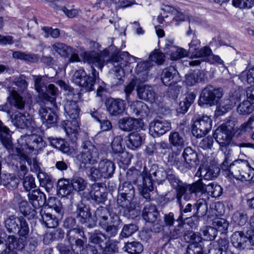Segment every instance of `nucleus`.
Wrapping results in <instances>:
<instances>
[{"instance_id":"nucleus-62","label":"nucleus","mask_w":254,"mask_h":254,"mask_svg":"<svg viewBox=\"0 0 254 254\" xmlns=\"http://www.w3.org/2000/svg\"><path fill=\"white\" fill-rule=\"evenodd\" d=\"M123 141L121 136H117L114 138L111 146L114 153L118 154L124 150L125 147L122 145Z\"/></svg>"},{"instance_id":"nucleus-45","label":"nucleus","mask_w":254,"mask_h":254,"mask_svg":"<svg viewBox=\"0 0 254 254\" xmlns=\"http://www.w3.org/2000/svg\"><path fill=\"white\" fill-rule=\"evenodd\" d=\"M8 99L12 106L20 110L24 109L25 101L17 92L12 91Z\"/></svg>"},{"instance_id":"nucleus-8","label":"nucleus","mask_w":254,"mask_h":254,"mask_svg":"<svg viewBox=\"0 0 254 254\" xmlns=\"http://www.w3.org/2000/svg\"><path fill=\"white\" fill-rule=\"evenodd\" d=\"M34 87L35 90L39 93V97L46 101H50L49 94L56 96L58 92V88L54 84H50L48 86L43 81L42 77L40 75H33Z\"/></svg>"},{"instance_id":"nucleus-13","label":"nucleus","mask_w":254,"mask_h":254,"mask_svg":"<svg viewBox=\"0 0 254 254\" xmlns=\"http://www.w3.org/2000/svg\"><path fill=\"white\" fill-rule=\"evenodd\" d=\"M105 104L108 112L112 116L122 115L126 107V103L125 100L112 97L106 99Z\"/></svg>"},{"instance_id":"nucleus-24","label":"nucleus","mask_w":254,"mask_h":254,"mask_svg":"<svg viewBox=\"0 0 254 254\" xmlns=\"http://www.w3.org/2000/svg\"><path fill=\"white\" fill-rule=\"evenodd\" d=\"M129 110L132 115L139 118H145L149 113L148 106L140 101H132L129 105Z\"/></svg>"},{"instance_id":"nucleus-59","label":"nucleus","mask_w":254,"mask_h":254,"mask_svg":"<svg viewBox=\"0 0 254 254\" xmlns=\"http://www.w3.org/2000/svg\"><path fill=\"white\" fill-rule=\"evenodd\" d=\"M200 232L204 239L207 241L214 240L217 235L216 230L212 226H206L201 230Z\"/></svg>"},{"instance_id":"nucleus-30","label":"nucleus","mask_w":254,"mask_h":254,"mask_svg":"<svg viewBox=\"0 0 254 254\" xmlns=\"http://www.w3.org/2000/svg\"><path fill=\"white\" fill-rule=\"evenodd\" d=\"M39 114L43 124H46L48 127L56 123L57 116L50 108L41 107L39 110Z\"/></svg>"},{"instance_id":"nucleus-3","label":"nucleus","mask_w":254,"mask_h":254,"mask_svg":"<svg viewBox=\"0 0 254 254\" xmlns=\"http://www.w3.org/2000/svg\"><path fill=\"white\" fill-rule=\"evenodd\" d=\"M230 168L231 174L237 180L248 181L251 180L254 176V169L250 166L247 160H234Z\"/></svg>"},{"instance_id":"nucleus-21","label":"nucleus","mask_w":254,"mask_h":254,"mask_svg":"<svg viewBox=\"0 0 254 254\" xmlns=\"http://www.w3.org/2000/svg\"><path fill=\"white\" fill-rule=\"evenodd\" d=\"M233 246L239 250L247 249L250 246L249 241L243 231H236L231 237Z\"/></svg>"},{"instance_id":"nucleus-27","label":"nucleus","mask_w":254,"mask_h":254,"mask_svg":"<svg viewBox=\"0 0 254 254\" xmlns=\"http://www.w3.org/2000/svg\"><path fill=\"white\" fill-rule=\"evenodd\" d=\"M153 66L151 62L145 61L138 63L135 70L138 79L141 82H144L147 80L148 72L150 68Z\"/></svg>"},{"instance_id":"nucleus-33","label":"nucleus","mask_w":254,"mask_h":254,"mask_svg":"<svg viewBox=\"0 0 254 254\" xmlns=\"http://www.w3.org/2000/svg\"><path fill=\"white\" fill-rule=\"evenodd\" d=\"M0 140L2 145L8 150L11 149L13 143L9 129L0 120Z\"/></svg>"},{"instance_id":"nucleus-12","label":"nucleus","mask_w":254,"mask_h":254,"mask_svg":"<svg viewBox=\"0 0 254 254\" xmlns=\"http://www.w3.org/2000/svg\"><path fill=\"white\" fill-rule=\"evenodd\" d=\"M171 129L170 122L163 119H155L149 124V133L154 137H159Z\"/></svg>"},{"instance_id":"nucleus-39","label":"nucleus","mask_w":254,"mask_h":254,"mask_svg":"<svg viewBox=\"0 0 254 254\" xmlns=\"http://www.w3.org/2000/svg\"><path fill=\"white\" fill-rule=\"evenodd\" d=\"M208 206L205 199H199L194 204L193 218L201 217L205 216L207 212Z\"/></svg>"},{"instance_id":"nucleus-53","label":"nucleus","mask_w":254,"mask_h":254,"mask_svg":"<svg viewBox=\"0 0 254 254\" xmlns=\"http://www.w3.org/2000/svg\"><path fill=\"white\" fill-rule=\"evenodd\" d=\"M89 241L93 244L99 245L101 246L107 240L106 235L99 230H95L93 233H89Z\"/></svg>"},{"instance_id":"nucleus-19","label":"nucleus","mask_w":254,"mask_h":254,"mask_svg":"<svg viewBox=\"0 0 254 254\" xmlns=\"http://www.w3.org/2000/svg\"><path fill=\"white\" fill-rule=\"evenodd\" d=\"M24 138L26 146L30 150L38 151L42 149L46 146L45 141L38 134H29L26 135Z\"/></svg>"},{"instance_id":"nucleus-56","label":"nucleus","mask_w":254,"mask_h":254,"mask_svg":"<svg viewBox=\"0 0 254 254\" xmlns=\"http://www.w3.org/2000/svg\"><path fill=\"white\" fill-rule=\"evenodd\" d=\"M12 56L15 59L24 60L32 63L37 62L38 61L37 56L34 54H28L20 51H15L13 53Z\"/></svg>"},{"instance_id":"nucleus-31","label":"nucleus","mask_w":254,"mask_h":254,"mask_svg":"<svg viewBox=\"0 0 254 254\" xmlns=\"http://www.w3.org/2000/svg\"><path fill=\"white\" fill-rule=\"evenodd\" d=\"M111 214L109 210L104 207H98L95 212V216L101 227H105L106 224L111 221Z\"/></svg>"},{"instance_id":"nucleus-11","label":"nucleus","mask_w":254,"mask_h":254,"mask_svg":"<svg viewBox=\"0 0 254 254\" xmlns=\"http://www.w3.org/2000/svg\"><path fill=\"white\" fill-rule=\"evenodd\" d=\"M133 198L118 195L117 204L119 212L127 218L133 217L135 215V205L132 202Z\"/></svg>"},{"instance_id":"nucleus-41","label":"nucleus","mask_w":254,"mask_h":254,"mask_svg":"<svg viewBox=\"0 0 254 254\" xmlns=\"http://www.w3.org/2000/svg\"><path fill=\"white\" fill-rule=\"evenodd\" d=\"M183 156L185 162L190 165L191 167H194L199 163L197 153L191 147L186 148L184 150Z\"/></svg>"},{"instance_id":"nucleus-22","label":"nucleus","mask_w":254,"mask_h":254,"mask_svg":"<svg viewBox=\"0 0 254 254\" xmlns=\"http://www.w3.org/2000/svg\"><path fill=\"white\" fill-rule=\"evenodd\" d=\"M1 164L0 161V184L8 190L16 189L19 184V180L14 174L3 173L1 176Z\"/></svg>"},{"instance_id":"nucleus-18","label":"nucleus","mask_w":254,"mask_h":254,"mask_svg":"<svg viewBox=\"0 0 254 254\" xmlns=\"http://www.w3.org/2000/svg\"><path fill=\"white\" fill-rule=\"evenodd\" d=\"M220 171L219 167L215 165H201L196 172L195 176L203 178L206 180H211L217 178Z\"/></svg>"},{"instance_id":"nucleus-20","label":"nucleus","mask_w":254,"mask_h":254,"mask_svg":"<svg viewBox=\"0 0 254 254\" xmlns=\"http://www.w3.org/2000/svg\"><path fill=\"white\" fill-rule=\"evenodd\" d=\"M170 184L173 188L177 191L176 198L179 201L182 199L183 195L186 192L187 184L184 183L175 174L171 173L168 174L167 178Z\"/></svg>"},{"instance_id":"nucleus-16","label":"nucleus","mask_w":254,"mask_h":254,"mask_svg":"<svg viewBox=\"0 0 254 254\" xmlns=\"http://www.w3.org/2000/svg\"><path fill=\"white\" fill-rule=\"evenodd\" d=\"M79 222L88 228L95 226V222L91 216V213L88 207L83 204L78 205L75 212Z\"/></svg>"},{"instance_id":"nucleus-57","label":"nucleus","mask_w":254,"mask_h":254,"mask_svg":"<svg viewBox=\"0 0 254 254\" xmlns=\"http://www.w3.org/2000/svg\"><path fill=\"white\" fill-rule=\"evenodd\" d=\"M254 110V104L249 100L244 101L240 103L237 108L238 112L241 115L251 114Z\"/></svg>"},{"instance_id":"nucleus-25","label":"nucleus","mask_w":254,"mask_h":254,"mask_svg":"<svg viewBox=\"0 0 254 254\" xmlns=\"http://www.w3.org/2000/svg\"><path fill=\"white\" fill-rule=\"evenodd\" d=\"M136 91L137 96L141 100L153 103L157 98L155 92L150 86H138Z\"/></svg>"},{"instance_id":"nucleus-51","label":"nucleus","mask_w":254,"mask_h":254,"mask_svg":"<svg viewBox=\"0 0 254 254\" xmlns=\"http://www.w3.org/2000/svg\"><path fill=\"white\" fill-rule=\"evenodd\" d=\"M66 237L70 245H73L75 240L80 238H84L83 231L79 228H74L69 230L66 234Z\"/></svg>"},{"instance_id":"nucleus-54","label":"nucleus","mask_w":254,"mask_h":254,"mask_svg":"<svg viewBox=\"0 0 254 254\" xmlns=\"http://www.w3.org/2000/svg\"><path fill=\"white\" fill-rule=\"evenodd\" d=\"M58 84L61 88L67 91L66 100L73 101V100H74V101H75L77 98H79L80 95L77 92L75 93L74 88L68 85H67L65 82L62 80H60L58 81Z\"/></svg>"},{"instance_id":"nucleus-5","label":"nucleus","mask_w":254,"mask_h":254,"mask_svg":"<svg viewBox=\"0 0 254 254\" xmlns=\"http://www.w3.org/2000/svg\"><path fill=\"white\" fill-rule=\"evenodd\" d=\"M224 95L223 89L208 85L201 91L198 100L200 106H212L217 104Z\"/></svg>"},{"instance_id":"nucleus-17","label":"nucleus","mask_w":254,"mask_h":254,"mask_svg":"<svg viewBox=\"0 0 254 254\" xmlns=\"http://www.w3.org/2000/svg\"><path fill=\"white\" fill-rule=\"evenodd\" d=\"M145 172L147 173L146 176L152 182L154 181L158 183L164 181L167 178L168 174H169V172H166L163 168H159L156 164L152 165L149 170L144 167L142 174H145Z\"/></svg>"},{"instance_id":"nucleus-37","label":"nucleus","mask_w":254,"mask_h":254,"mask_svg":"<svg viewBox=\"0 0 254 254\" xmlns=\"http://www.w3.org/2000/svg\"><path fill=\"white\" fill-rule=\"evenodd\" d=\"M118 124L119 127L123 130L130 131L137 129L138 121L132 118L126 117L120 119Z\"/></svg>"},{"instance_id":"nucleus-63","label":"nucleus","mask_w":254,"mask_h":254,"mask_svg":"<svg viewBox=\"0 0 254 254\" xmlns=\"http://www.w3.org/2000/svg\"><path fill=\"white\" fill-rule=\"evenodd\" d=\"M47 205L49 208H53L54 210L60 214L63 211L62 205L60 201L55 197H50L46 201Z\"/></svg>"},{"instance_id":"nucleus-4","label":"nucleus","mask_w":254,"mask_h":254,"mask_svg":"<svg viewBox=\"0 0 254 254\" xmlns=\"http://www.w3.org/2000/svg\"><path fill=\"white\" fill-rule=\"evenodd\" d=\"M115 168L114 163L111 161L107 159H102L99 162L97 168L94 167L90 168L89 178L94 182L102 178H111L115 172Z\"/></svg>"},{"instance_id":"nucleus-38","label":"nucleus","mask_w":254,"mask_h":254,"mask_svg":"<svg viewBox=\"0 0 254 254\" xmlns=\"http://www.w3.org/2000/svg\"><path fill=\"white\" fill-rule=\"evenodd\" d=\"M177 202L179 204V208L180 214L178 217L179 218L184 221L186 219H188L190 218L193 217V213L194 212V204L192 205L191 203H188L185 205L182 204L181 199L177 200Z\"/></svg>"},{"instance_id":"nucleus-7","label":"nucleus","mask_w":254,"mask_h":254,"mask_svg":"<svg viewBox=\"0 0 254 254\" xmlns=\"http://www.w3.org/2000/svg\"><path fill=\"white\" fill-rule=\"evenodd\" d=\"M161 79L165 85L169 86L170 89L174 90L175 94H179L181 87L176 84L181 79L178 70L174 66L164 68L162 72Z\"/></svg>"},{"instance_id":"nucleus-10","label":"nucleus","mask_w":254,"mask_h":254,"mask_svg":"<svg viewBox=\"0 0 254 254\" xmlns=\"http://www.w3.org/2000/svg\"><path fill=\"white\" fill-rule=\"evenodd\" d=\"M105 188L101 183H94L90 190L83 192V197L87 200H93L97 203H103L106 198Z\"/></svg>"},{"instance_id":"nucleus-55","label":"nucleus","mask_w":254,"mask_h":254,"mask_svg":"<svg viewBox=\"0 0 254 254\" xmlns=\"http://www.w3.org/2000/svg\"><path fill=\"white\" fill-rule=\"evenodd\" d=\"M212 226L216 230L217 232H220L223 234L227 230L229 223L224 218H216L213 220Z\"/></svg>"},{"instance_id":"nucleus-43","label":"nucleus","mask_w":254,"mask_h":254,"mask_svg":"<svg viewBox=\"0 0 254 254\" xmlns=\"http://www.w3.org/2000/svg\"><path fill=\"white\" fill-rule=\"evenodd\" d=\"M147 173L142 174L143 184L141 193L142 196L147 200L150 199V192L153 190V183L146 175Z\"/></svg>"},{"instance_id":"nucleus-9","label":"nucleus","mask_w":254,"mask_h":254,"mask_svg":"<svg viewBox=\"0 0 254 254\" xmlns=\"http://www.w3.org/2000/svg\"><path fill=\"white\" fill-rule=\"evenodd\" d=\"M232 127L228 126L227 123L220 126L213 133L214 139L220 145L221 150L229 145L232 138Z\"/></svg>"},{"instance_id":"nucleus-58","label":"nucleus","mask_w":254,"mask_h":254,"mask_svg":"<svg viewBox=\"0 0 254 254\" xmlns=\"http://www.w3.org/2000/svg\"><path fill=\"white\" fill-rule=\"evenodd\" d=\"M206 191L213 197H218L222 193V188L217 184L211 183L206 187Z\"/></svg>"},{"instance_id":"nucleus-35","label":"nucleus","mask_w":254,"mask_h":254,"mask_svg":"<svg viewBox=\"0 0 254 254\" xmlns=\"http://www.w3.org/2000/svg\"><path fill=\"white\" fill-rule=\"evenodd\" d=\"M5 242V244L10 251V254H13V252L11 250V249L19 251L25 248V238L22 237L16 239L15 236L9 235L7 237Z\"/></svg>"},{"instance_id":"nucleus-42","label":"nucleus","mask_w":254,"mask_h":254,"mask_svg":"<svg viewBox=\"0 0 254 254\" xmlns=\"http://www.w3.org/2000/svg\"><path fill=\"white\" fill-rule=\"evenodd\" d=\"M142 137L137 132H133L127 136V145L128 148L134 150L140 147L142 143Z\"/></svg>"},{"instance_id":"nucleus-26","label":"nucleus","mask_w":254,"mask_h":254,"mask_svg":"<svg viewBox=\"0 0 254 254\" xmlns=\"http://www.w3.org/2000/svg\"><path fill=\"white\" fill-rule=\"evenodd\" d=\"M29 202L35 209L40 208L46 203V195L39 189L33 190L28 194Z\"/></svg>"},{"instance_id":"nucleus-50","label":"nucleus","mask_w":254,"mask_h":254,"mask_svg":"<svg viewBox=\"0 0 254 254\" xmlns=\"http://www.w3.org/2000/svg\"><path fill=\"white\" fill-rule=\"evenodd\" d=\"M206 186L202 182V178L191 185L186 186V192L190 194L197 192H205Z\"/></svg>"},{"instance_id":"nucleus-1","label":"nucleus","mask_w":254,"mask_h":254,"mask_svg":"<svg viewBox=\"0 0 254 254\" xmlns=\"http://www.w3.org/2000/svg\"><path fill=\"white\" fill-rule=\"evenodd\" d=\"M109 53L107 50H104L100 54L94 52H85L84 53V60L89 64H92V76L87 75L85 78L84 85L82 83L79 85L85 91L90 92L94 90V85L96 80L99 78V75L98 72L93 67V66L101 69L104 63L109 60Z\"/></svg>"},{"instance_id":"nucleus-28","label":"nucleus","mask_w":254,"mask_h":254,"mask_svg":"<svg viewBox=\"0 0 254 254\" xmlns=\"http://www.w3.org/2000/svg\"><path fill=\"white\" fill-rule=\"evenodd\" d=\"M142 216L146 222L153 223L160 217L159 212L154 204H146L142 210Z\"/></svg>"},{"instance_id":"nucleus-61","label":"nucleus","mask_w":254,"mask_h":254,"mask_svg":"<svg viewBox=\"0 0 254 254\" xmlns=\"http://www.w3.org/2000/svg\"><path fill=\"white\" fill-rule=\"evenodd\" d=\"M71 188L77 191L84 190L86 186L85 181L81 177H74L71 182Z\"/></svg>"},{"instance_id":"nucleus-64","label":"nucleus","mask_w":254,"mask_h":254,"mask_svg":"<svg viewBox=\"0 0 254 254\" xmlns=\"http://www.w3.org/2000/svg\"><path fill=\"white\" fill-rule=\"evenodd\" d=\"M20 219L18 226V231H17L16 234L22 237L26 238L29 232V226L27 222L23 217H21Z\"/></svg>"},{"instance_id":"nucleus-46","label":"nucleus","mask_w":254,"mask_h":254,"mask_svg":"<svg viewBox=\"0 0 254 254\" xmlns=\"http://www.w3.org/2000/svg\"><path fill=\"white\" fill-rule=\"evenodd\" d=\"M72 188L69 181L67 179L59 180L57 184L58 194L62 196H66L71 191Z\"/></svg>"},{"instance_id":"nucleus-14","label":"nucleus","mask_w":254,"mask_h":254,"mask_svg":"<svg viewBox=\"0 0 254 254\" xmlns=\"http://www.w3.org/2000/svg\"><path fill=\"white\" fill-rule=\"evenodd\" d=\"M111 62L114 66L113 70L115 72L116 76L120 80H122V78L124 76L126 71L128 72L132 70L130 63L121 56L116 57Z\"/></svg>"},{"instance_id":"nucleus-29","label":"nucleus","mask_w":254,"mask_h":254,"mask_svg":"<svg viewBox=\"0 0 254 254\" xmlns=\"http://www.w3.org/2000/svg\"><path fill=\"white\" fill-rule=\"evenodd\" d=\"M122 221L120 217L116 214L111 216V221L107 223L105 227H101L107 233L108 237H115L121 227Z\"/></svg>"},{"instance_id":"nucleus-52","label":"nucleus","mask_w":254,"mask_h":254,"mask_svg":"<svg viewBox=\"0 0 254 254\" xmlns=\"http://www.w3.org/2000/svg\"><path fill=\"white\" fill-rule=\"evenodd\" d=\"M125 251L130 254H138L142 252L143 247L139 242H127L124 247Z\"/></svg>"},{"instance_id":"nucleus-6","label":"nucleus","mask_w":254,"mask_h":254,"mask_svg":"<svg viewBox=\"0 0 254 254\" xmlns=\"http://www.w3.org/2000/svg\"><path fill=\"white\" fill-rule=\"evenodd\" d=\"M212 121L207 116H202L193 119L191 132L197 138L204 137L212 128Z\"/></svg>"},{"instance_id":"nucleus-44","label":"nucleus","mask_w":254,"mask_h":254,"mask_svg":"<svg viewBox=\"0 0 254 254\" xmlns=\"http://www.w3.org/2000/svg\"><path fill=\"white\" fill-rule=\"evenodd\" d=\"M118 195L128 197L129 198H134V189L130 182H125L120 185L118 189Z\"/></svg>"},{"instance_id":"nucleus-2","label":"nucleus","mask_w":254,"mask_h":254,"mask_svg":"<svg viewBox=\"0 0 254 254\" xmlns=\"http://www.w3.org/2000/svg\"><path fill=\"white\" fill-rule=\"evenodd\" d=\"M99 155L98 148L90 140H82L79 148V153L76 156V159L79 164V169L86 168L87 164L93 165L97 163Z\"/></svg>"},{"instance_id":"nucleus-48","label":"nucleus","mask_w":254,"mask_h":254,"mask_svg":"<svg viewBox=\"0 0 254 254\" xmlns=\"http://www.w3.org/2000/svg\"><path fill=\"white\" fill-rule=\"evenodd\" d=\"M52 48L55 52L64 58L69 57V52L72 51V47L60 42H57L52 45Z\"/></svg>"},{"instance_id":"nucleus-34","label":"nucleus","mask_w":254,"mask_h":254,"mask_svg":"<svg viewBox=\"0 0 254 254\" xmlns=\"http://www.w3.org/2000/svg\"><path fill=\"white\" fill-rule=\"evenodd\" d=\"M64 110L70 119H79L80 109L77 101L66 100L64 105Z\"/></svg>"},{"instance_id":"nucleus-49","label":"nucleus","mask_w":254,"mask_h":254,"mask_svg":"<svg viewBox=\"0 0 254 254\" xmlns=\"http://www.w3.org/2000/svg\"><path fill=\"white\" fill-rule=\"evenodd\" d=\"M170 143L175 147L182 148L184 146L185 139L182 133L177 131L171 132L169 136Z\"/></svg>"},{"instance_id":"nucleus-47","label":"nucleus","mask_w":254,"mask_h":254,"mask_svg":"<svg viewBox=\"0 0 254 254\" xmlns=\"http://www.w3.org/2000/svg\"><path fill=\"white\" fill-rule=\"evenodd\" d=\"M177 225L174 226L173 225L169 227V236L170 239H175L181 236L184 231V221L178 218L176 220Z\"/></svg>"},{"instance_id":"nucleus-60","label":"nucleus","mask_w":254,"mask_h":254,"mask_svg":"<svg viewBox=\"0 0 254 254\" xmlns=\"http://www.w3.org/2000/svg\"><path fill=\"white\" fill-rule=\"evenodd\" d=\"M40 241L37 237L31 236L27 241L25 240V248H24L29 253L35 252L39 244Z\"/></svg>"},{"instance_id":"nucleus-23","label":"nucleus","mask_w":254,"mask_h":254,"mask_svg":"<svg viewBox=\"0 0 254 254\" xmlns=\"http://www.w3.org/2000/svg\"><path fill=\"white\" fill-rule=\"evenodd\" d=\"M67 121L66 126L64 127V131L66 135L73 143L76 142L77 140L78 132L80 130V119H70Z\"/></svg>"},{"instance_id":"nucleus-40","label":"nucleus","mask_w":254,"mask_h":254,"mask_svg":"<svg viewBox=\"0 0 254 254\" xmlns=\"http://www.w3.org/2000/svg\"><path fill=\"white\" fill-rule=\"evenodd\" d=\"M21 217L10 215L4 220V226L9 233L16 234L18 231V224L20 223Z\"/></svg>"},{"instance_id":"nucleus-36","label":"nucleus","mask_w":254,"mask_h":254,"mask_svg":"<svg viewBox=\"0 0 254 254\" xmlns=\"http://www.w3.org/2000/svg\"><path fill=\"white\" fill-rule=\"evenodd\" d=\"M236 101L233 97L225 98L221 101L217 106L216 110V114L217 116H222L231 110L235 105Z\"/></svg>"},{"instance_id":"nucleus-32","label":"nucleus","mask_w":254,"mask_h":254,"mask_svg":"<svg viewBox=\"0 0 254 254\" xmlns=\"http://www.w3.org/2000/svg\"><path fill=\"white\" fill-rule=\"evenodd\" d=\"M46 207L40 209L39 213L41 216L43 222L48 228H55L58 225V220L56 216L52 215Z\"/></svg>"},{"instance_id":"nucleus-15","label":"nucleus","mask_w":254,"mask_h":254,"mask_svg":"<svg viewBox=\"0 0 254 254\" xmlns=\"http://www.w3.org/2000/svg\"><path fill=\"white\" fill-rule=\"evenodd\" d=\"M11 122L16 128L20 129H28L29 130L35 128L36 124L32 117L29 115H27L18 113L11 118Z\"/></svg>"}]
</instances>
